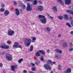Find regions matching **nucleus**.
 Segmentation results:
<instances>
[{
  "instance_id": "obj_1",
  "label": "nucleus",
  "mask_w": 73,
  "mask_h": 73,
  "mask_svg": "<svg viewBox=\"0 0 73 73\" xmlns=\"http://www.w3.org/2000/svg\"><path fill=\"white\" fill-rule=\"evenodd\" d=\"M24 44L27 47L29 46L31 44V39L29 38L26 39L24 40Z\"/></svg>"
},
{
  "instance_id": "obj_2",
  "label": "nucleus",
  "mask_w": 73,
  "mask_h": 73,
  "mask_svg": "<svg viewBox=\"0 0 73 73\" xmlns=\"http://www.w3.org/2000/svg\"><path fill=\"white\" fill-rule=\"evenodd\" d=\"M38 17L39 18H43L42 19H40V21H41L42 23H43V24H46V19L45 16L43 15H39Z\"/></svg>"
},
{
  "instance_id": "obj_3",
  "label": "nucleus",
  "mask_w": 73,
  "mask_h": 73,
  "mask_svg": "<svg viewBox=\"0 0 73 73\" xmlns=\"http://www.w3.org/2000/svg\"><path fill=\"white\" fill-rule=\"evenodd\" d=\"M19 42H15L13 46V48H22V46H21L19 45Z\"/></svg>"
},
{
  "instance_id": "obj_4",
  "label": "nucleus",
  "mask_w": 73,
  "mask_h": 73,
  "mask_svg": "<svg viewBox=\"0 0 73 73\" xmlns=\"http://www.w3.org/2000/svg\"><path fill=\"white\" fill-rule=\"evenodd\" d=\"M27 7L26 9L27 11H31L32 10V8L31 7V4L29 3H27Z\"/></svg>"
},
{
  "instance_id": "obj_5",
  "label": "nucleus",
  "mask_w": 73,
  "mask_h": 73,
  "mask_svg": "<svg viewBox=\"0 0 73 73\" xmlns=\"http://www.w3.org/2000/svg\"><path fill=\"white\" fill-rule=\"evenodd\" d=\"M44 67L46 69V70H48L49 69V70H51L52 69V68L51 67L49 66H48L47 64H45L44 66Z\"/></svg>"
},
{
  "instance_id": "obj_6",
  "label": "nucleus",
  "mask_w": 73,
  "mask_h": 73,
  "mask_svg": "<svg viewBox=\"0 0 73 73\" xmlns=\"http://www.w3.org/2000/svg\"><path fill=\"white\" fill-rule=\"evenodd\" d=\"M72 70L70 68H69L66 70V71H64V73H71V71Z\"/></svg>"
},
{
  "instance_id": "obj_7",
  "label": "nucleus",
  "mask_w": 73,
  "mask_h": 73,
  "mask_svg": "<svg viewBox=\"0 0 73 73\" xmlns=\"http://www.w3.org/2000/svg\"><path fill=\"white\" fill-rule=\"evenodd\" d=\"M0 47L2 49H8L9 48V46H8L1 45L0 46Z\"/></svg>"
},
{
  "instance_id": "obj_8",
  "label": "nucleus",
  "mask_w": 73,
  "mask_h": 73,
  "mask_svg": "<svg viewBox=\"0 0 73 73\" xmlns=\"http://www.w3.org/2000/svg\"><path fill=\"white\" fill-rule=\"evenodd\" d=\"M13 34H14V32L11 30L8 32V34L9 36H12Z\"/></svg>"
},
{
  "instance_id": "obj_9",
  "label": "nucleus",
  "mask_w": 73,
  "mask_h": 73,
  "mask_svg": "<svg viewBox=\"0 0 73 73\" xmlns=\"http://www.w3.org/2000/svg\"><path fill=\"white\" fill-rule=\"evenodd\" d=\"M17 65H13L11 66V70L13 71H14L15 70V69H16V68H17Z\"/></svg>"
},
{
  "instance_id": "obj_10",
  "label": "nucleus",
  "mask_w": 73,
  "mask_h": 73,
  "mask_svg": "<svg viewBox=\"0 0 73 73\" xmlns=\"http://www.w3.org/2000/svg\"><path fill=\"white\" fill-rule=\"evenodd\" d=\"M38 11H42L43 10V7L42 6H39L38 8Z\"/></svg>"
},
{
  "instance_id": "obj_11",
  "label": "nucleus",
  "mask_w": 73,
  "mask_h": 73,
  "mask_svg": "<svg viewBox=\"0 0 73 73\" xmlns=\"http://www.w3.org/2000/svg\"><path fill=\"white\" fill-rule=\"evenodd\" d=\"M65 3L66 4L68 5V4H70V3H71V0H65Z\"/></svg>"
},
{
  "instance_id": "obj_12",
  "label": "nucleus",
  "mask_w": 73,
  "mask_h": 73,
  "mask_svg": "<svg viewBox=\"0 0 73 73\" xmlns=\"http://www.w3.org/2000/svg\"><path fill=\"white\" fill-rule=\"evenodd\" d=\"M15 11H16V13L17 16H18L20 15V11H19V9H15Z\"/></svg>"
},
{
  "instance_id": "obj_13",
  "label": "nucleus",
  "mask_w": 73,
  "mask_h": 73,
  "mask_svg": "<svg viewBox=\"0 0 73 73\" xmlns=\"http://www.w3.org/2000/svg\"><path fill=\"white\" fill-rule=\"evenodd\" d=\"M6 58L7 60H8L9 61H11L12 60V58L10 57L9 56H7L6 57Z\"/></svg>"
},
{
  "instance_id": "obj_14",
  "label": "nucleus",
  "mask_w": 73,
  "mask_h": 73,
  "mask_svg": "<svg viewBox=\"0 0 73 73\" xmlns=\"http://www.w3.org/2000/svg\"><path fill=\"white\" fill-rule=\"evenodd\" d=\"M55 58H56V59H59L62 58L60 57L59 55H55Z\"/></svg>"
},
{
  "instance_id": "obj_15",
  "label": "nucleus",
  "mask_w": 73,
  "mask_h": 73,
  "mask_svg": "<svg viewBox=\"0 0 73 73\" xmlns=\"http://www.w3.org/2000/svg\"><path fill=\"white\" fill-rule=\"evenodd\" d=\"M52 9H53L54 12H57V9L56 6H54L52 8Z\"/></svg>"
},
{
  "instance_id": "obj_16",
  "label": "nucleus",
  "mask_w": 73,
  "mask_h": 73,
  "mask_svg": "<svg viewBox=\"0 0 73 73\" xmlns=\"http://www.w3.org/2000/svg\"><path fill=\"white\" fill-rule=\"evenodd\" d=\"M35 55L36 57H40V52H39V51L35 53Z\"/></svg>"
},
{
  "instance_id": "obj_17",
  "label": "nucleus",
  "mask_w": 73,
  "mask_h": 73,
  "mask_svg": "<svg viewBox=\"0 0 73 73\" xmlns=\"http://www.w3.org/2000/svg\"><path fill=\"white\" fill-rule=\"evenodd\" d=\"M47 64L49 65V64H50L51 65H53V62H52V60H48L47 62Z\"/></svg>"
},
{
  "instance_id": "obj_18",
  "label": "nucleus",
  "mask_w": 73,
  "mask_h": 73,
  "mask_svg": "<svg viewBox=\"0 0 73 73\" xmlns=\"http://www.w3.org/2000/svg\"><path fill=\"white\" fill-rule=\"evenodd\" d=\"M39 52L44 55L45 54V52L44 50H39Z\"/></svg>"
},
{
  "instance_id": "obj_19",
  "label": "nucleus",
  "mask_w": 73,
  "mask_h": 73,
  "mask_svg": "<svg viewBox=\"0 0 73 73\" xmlns=\"http://www.w3.org/2000/svg\"><path fill=\"white\" fill-rule=\"evenodd\" d=\"M4 13L5 15H8L9 14V11L7 10H6L4 12Z\"/></svg>"
},
{
  "instance_id": "obj_20",
  "label": "nucleus",
  "mask_w": 73,
  "mask_h": 73,
  "mask_svg": "<svg viewBox=\"0 0 73 73\" xmlns=\"http://www.w3.org/2000/svg\"><path fill=\"white\" fill-rule=\"evenodd\" d=\"M56 52L58 53H62V50H60L58 49H57L56 50Z\"/></svg>"
},
{
  "instance_id": "obj_21",
  "label": "nucleus",
  "mask_w": 73,
  "mask_h": 73,
  "mask_svg": "<svg viewBox=\"0 0 73 73\" xmlns=\"http://www.w3.org/2000/svg\"><path fill=\"white\" fill-rule=\"evenodd\" d=\"M57 1L58 2L60 3L62 5H64V3H63V2H62V1L61 0H57Z\"/></svg>"
},
{
  "instance_id": "obj_22",
  "label": "nucleus",
  "mask_w": 73,
  "mask_h": 73,
  "mask_svg": "<svg viewBox=\"0 0 73 73\" xmlns=\"http://www.w3.org/2000/svg\"><path fill=\"white\" fill-rule=\"evenodd\" d=\"M68 15L66 14H65L64 15V18L66 20H68Z\"/></svg>"
},
{
  "instance_id": "obj_23",
  "label": "nucleus",
  "mask_w": 73,
  "mask_h": 73,
  "mask_svg": "<svg viewBox=\"0 0 73 73\" xmlns=\"http://www.w3.org/2000/svg\"><path fill=\"white\" fill-rule=\"evenodd\" d=\"M58 70H61L62 69V67H61V65H58Z\"/></svg>"
},
{
  "instance_id": "obj_24",
  "label": "nucleus",
  "mask_w": 73,
  "mask_h": 73,
  "mask_svg": "<svg viewBox=\"0 0 73 73\" xmlns=\"http://www.w3.org/2000/svg\"><path fill=\"white\" fill-rule=\"evenodd\" d=\"M66 25H67V26H68L69 28H72V26H71L70 23H66Z\"/></svg>"
},
{
  "instance_id": "obj_25",
  "label": "nucleus",
  "mask_w": 73,
  "mask_h": 73,
  "mask_svg": "<svg viewBox=\"0 0 73 73\" xmlns=\"http://www.w3.org/2000/svg\"><path fill=\"white\" fill-rule=\"evenodd\" d=\"M58 19H60V20H62V19H63L62 16H58Z\"/></svg>"
},
{
  "instance_id": "obj_26",
  "label": "nucleus",
  "mask_w": 73,
  "mask_h": 73,
  "mask_svg": "<svg viewBox=\"0 0 73 73\" xmlns=\"http://www.w3.org/2000/svg\"><path fill=\"white\" fill-rule=\"evenodd\" d=\"M33 45H31L30 47V52H32L33 50Z\"/></svg>"
},
{
  "instance_id": "obj_27",
  "label": "nucleus",
  "mask_w": 73,
  "mask_h": 73,
  "mask_svg": "<svg viewBox=\"0 0 73 73\" xmlns=\"http://www.w3.org/2000/svg\"><path fill=\"white\" fill-rule=\"evenodd\" d=\"M67 44L66 43L64 42L63 43V46H64V47L66 48V47L67 46Z\"/></svg>"
},
{
  "instance_id": "obj_28",
  "label": "nucleus",
  "mask_w": 73,
  "mask_h": 73,
  "mask_svg": "<svg viewBox=\"0 0 73 73\" xmlns=\"http://www.w3.org/2000/svg\"><path fill=\"white\" fill-rule=\"evenodd\" d=\"M46 29L48 31H51V29H50V27H47L46 28Z\"/></svg>"
},
{
  "instance_id": "obj_29",
  "label": "nucleus",
  "mask_w": 73,
  "mask_h": 73,
  "mask_svg": "<svg viewBox=\"0 0 73 73\" xmlns=\"http://www.w3.org/2000/svg\"><path fill=\"white\" fill-rule=\"evenodd\" d=\"M23 60V58L20 59L18 61V62L19 63H20L21 61H22Z\"/></svg>"
},
{
  "instance_id": "obj_30",
  "label": "nucleus",
  "mask_w": 73,
  "mask_h": 73,
  "mask_svg": "<svg viewBox=\"0 0 73 73\" xmlns=\"http://www.w3.org/2000/svg\"><path fill=\"white\" fill-rule=\"evenodd\" d=\"M0 10L1 12H4V11H5V9H4V8L2 7V8H1Z\"/></svg>"
},
{
  "instance_id": "obj_31",
  "label": "nucleus",
  "mask_w": 73,
  "mask_h": 73,
  "mask_svg": "<svg viewBox=\"0 0 73 73\" xmlns=\"http://www.w3.org/2000/svg\"><path fill=\"white\" fill-rule=\"evenodd\" d=\"M34 3V5H36L37 4V1L36 0H35L33 1Z\"/></svg>"
},
{
  "instance_id": "obj_32",
  "label": "nucleus",
  "mask_w": 73,
  "mask_h": 73,
  "mask_svg": "<svg viewBox=\"0 0 73 73\" xmlns=\"http://www.w3.org/2000/svg\"><path fill=\"white\" fill-rule=\"evenodd\" d=\"M7 43L8 44H11V42H10V41L9 40L7 41Z\"/></svg>"
},
{
  "instance_id": "obj_33",
  "label": "nucleus",
  "mask_w": 73,
  "mask_h": 73,
  "mask_svg": "<svg viewBox=\"0 0 73 73\" xmlns=\"http://www.w3.org/2000/svg\"><path fill=\"white\" fill-rule=\"evenodd\" d=\"M32 40H36V38L35 37H33L32 38Z\"/></svg>"
},
{
  "instance_id": "obj_34",
  "label": "nucleus",
  "mask_w": 73,
  "mask_h": 73,
  "mask_svg": "<svg viewBox=\"0 0 73 73\" xmlns=\"http://www.w3.org/2000/svg\"><path fill=\"white\" fill-rule=\"evenodd\" d=\"M1 7H5V5L4 4H2L1 5Z\"/></svg>"
},
{
  "instance_id": "obj_35",
  "label": "nucleus",
  "mask_w": 73,
  "mask_h": 73,
  "mask_svg": "<svg viewBox=\"0 0 73 73\" xmlns=\"http://www.w3.org/2000/svg\"><path fill=\"white\" fill-rule=\"evenodd\" d=\"M35 70L36 69L35 68H31V70L33 71H34V70Z\"/></svg>"
},
{
  "instance_id": "obj_36",
  "label": "nucleus",
  "mask_w": 73,
  "mask_h": 73,
  "mask_svg": "<svg viewBox=\"0 0 73 73\" xmlns=\"http://www.w3.org/2000/svg\"><path fill=\"white\" fill-rule=\"evenodd\" d=\"M69 19L71 21H73V19H72V17H70Z\"/></svg>"
},
{
  "instance_id": "obj_37",
  "label": "nucleus",
  "mask_w": 73,
  "mask_h": 73,
  "mask_svg": "<svg viewBox=\"0 0 73 73\" xmlns=\"http://www.w3.org/2000/svg\"><path fill=\"white\" fill-rule=\"evenodd\" d=\"M69 49L70 51H72V50H73V48H69Z\"/></svg>"
},
{
  "instance_id": "obj_38",
  "label": "nucleus",
  "mask_w": 73,
  "mask_h": 73,
  "mask_svg": "<svg viewBox=\"0 0 73 73\" xmlns=\"http://www.w3.org/2000/svg\"><path fill=\"white\" fill-rule=\"evenodd\" d=\"M71 25L73 26V21L72 20V22H71Z\"/></svg>"
},
{
  "instance_id": "obj_39",
  "label": "nucleus",
  "mask_w": 73,
  "mask_h": 73,
  "mask_svg": "<svg viewBox=\"0 0 73 73\" xmlns=\"http://www.w3.org/2000/svg\"><path fill=\"white\" fill-rule=\"evenodd\" d=\"M25 1H33V0H25Z\"/></svg>"
},
{
  "instance_id": "obj_40",
  "label": "nucleus",
  "mask_w": 73,
  "mask_h": 73,
  "mask_svg": "<svg viewBox=\"0 0 73 73\" xmlns=\"http://www.w3.org/2000/svg\"><path fill=\"white\" fill-rule=\"evenodd\" d=\"M23 73H27V71L26 70H24L23 71Z\"/></svg>"
},
{
  "instance_id": "obj_41",
  "label": "nucleus",
  "mask_w": 73,
  "mask_h": 73,
  "mask_svg": "<svg viewBox=\"0 0 73 73\" xmlns=\"http://www.w3.org/2000/svg\"><path fill=\"white\" fill-rule=\"evenodd\" d=\"M70 34L71 35H73V31H71L70 32Z\"/></svg>"
},
{
  "instance_id": "obj_42",
  "label": "nucleus",
  "mask_w": 73,
  "mask_h": 73,
  "mask_svg": "<svg viewBox=\"0 0 73 73\" xmlns=\"http://www.w3.org/2000/svg\"><path fill=\"white\" fill-rule=\"evenodd\" d=\"M0 67H2L3 66V64L2 63H0Z\"/></svg>"
},
{
  "instance_id": "obj_43",
  "label": "nucleus",
  "mask_w": 73,
  "mask_h": 73,
  "mask_svg": "<svg viewBox=\"0 0 73 73\" xmlns=\"http://www.w3.org/2000/svg\"><path fill=\"white\" fill-rule=\"evenodd\" d=\"M40 60L42 61H43V60H44V58H40Z\"/></svg>"
},
{
  "instance_id": "obj_44",
  "label": "nucleus",
  "mask_w": 73,
  "mask_h": 73,
  "mask_svg": "<svg viewBox=\"0 0 73 73\" xmlns=\"http://www.w3.org/2000/svg\"><path fill=\"white\" fill-rule=\"evenodd\" d=\"M14 4L15 5H17V3L15 2H14Z\"/></svg>"
},
{
  "instance_id": "obj_45",
  "label": "nucleus",
  "mask_w": 73,
  "mask_h": 73,
  "mask_svg": "<svg viewBox=\"0 0 73 73\" xmlns=\"http://www.w3.org/2000/svg\"><path fill=\"white\" fill-rule=\"evenodd\" d=\"M61 35L60 34H59L58 35V36L59 37H61Z\"/></svg>"
},
{
  "instance_id": "obj_46",
  "label": "nucleus",
  "mask_w": 73,
  "mask_h": 73,
  "mask_svg": "<svg viewBox=\"0 0 73 73\" xmlns=\"http://www.w3.org/2000/svg\"><path fill=\"white\" fill-rule=\"evenodd\" d=\"M23 8H25V5H24L23 6Z\"/></svg>"
},
{
  "instance_id": "obj_47",
  "label": "nucleus",
  "mask_w": 73,
  "mask_h": 73,
  "mask_svg": "<svg viewBox=\"0 0 73 73\" xmlns=\"http://www.w3.org/2000/svg\"><path fill=\"white\" fill-rule=\"evenodd\" d=\"M47 53H49V50H47Z\"/></svg>"
},
{
  "instance_id": "obj_48",
  "label": "nucleus",
  "mask_w": 73,
  "mask_h": 73,
  "mask_svg": "<svg viewBox=\"0 0 73 73\" xmlns=\"http://www.w3.org/2000/svg\"><path fill=\"white\" fill-rule=\"evenodd\" d=\"M5 52H2V54H5Z\"/></svg>"
},
{
  "instance_id": "obj_49",
  "label": "nucleus",
  "mask_w": 73,
  "mask_h": 73,
  "mask_svg": "<svg viewBox=\"0 0 73 73\" xmlns=\"http://www.w3.org/2000/svg\"><path fill=\"white\" fill-rule=\"evenodd\" d=\"M31 65H32V66H35V64H31Z\"/></svg>"
},
{
  "instance_id": "obj_50",
  "label": "nucleus",
  "mask_w": 73,
  "mask_h": 73,
  "mask_svg": "<svg viewBox=\"0 0 73 73\" xmlns=\"http://www.w3.org/2000/svg\"><path fill=\"white\" fill-rule=\"evenodd\" d=\"M29 73H34V72H33L32 71H30L29 72Z\"/></svg>"
},
{
  "instance_id": "obj_51",
  "label": "nucleus",
  "mask_w": 73,
  "mask_h": 73,
  "mask_svg": "<svg viewBox=\"0 0 73 73\" xmlns=\"http://www.w3.org/2000/svg\"><path fill=\"white\" fill-rule=\"evenodd\" d=\"M70 45H73V44H72V43H70Z\"/></svg>"
},
{
  "instance_id": "obj_52",
  "label": "nucleus",
  "mask_w": 73,
  "mask_h": 73,
  "mask_svg": "<svg viewBox=\"0 0 73 73\" xmlns=\"http://www.w3.org/2000/svg\"><path fill=\"white\" fill-rule=\"evenodd\" d=\"M39 3H40V4H41V3H42V2H41V1H39Z\"/></svg>"
},
{
  "instance_id": "obj_53",
  "label": "nucleus",
  "mask_w": 73,
  "mask_h": 73,
  "mask_svg": "<svg viewBox=\"0 0 73 73\" xmlns=\"http://www.w3.org/2000/svg\"><path fill=\"white\" fill-rule=\"evenodd\" d=\"M3 73H6V72H5V70H4V71H3Z\"/></svg>"
},
{
  "instance_id": "obj_54",
  "label": "nucleus",
  "mask_w": 73,
  "mask_h": 73,
  "mask_svg": "<svg viewBox=\"0 0 73 73\" xmlns=\"http://www.w3.org/2000/svg\"><path fill=\"white\" fill-rule=\"evenodd\" d=\"M50 73H53V71H51L50 72Z\"/></svg>"
},
{
  "instance_id": "obj_55",
  "label": "nucleus",
  "mask_w": 73,
  "mask_h": 73,
  "mask_svg": "<svg viewBox=\"0 0 73 73\" xmlns=\"http://www.w3.org/2000/svg\"><path fill=\"white\" fill-rule=\"evenodd\" d=\"M50 18L51 19H53V17H50Z\"/></svg>"
},
{
  "instance_id": "obj_56",
  "label": "nucleus",
  "mask_w": 73,
  "mask_h": 73,
  "mask_svg": "<svg viewBox=\"0 0 73 73\" xmlns=\"http://www.w3.org/2000/svg\"><path fill=\"white\" fill-rule=\"evenodd\" d=\"M55 63H56V62H54L53 63V64H55Z\"/></svg>"
},
{
  "instance_id": "obj_57",
  "label": "nucleus",
  "mask_w": 73,
  "mask_h": 73,
  "mask_svg": "<svg viewBox=\"0 0 73 73\" xmlns=\"http://www.w3.org/2000/svg\"><path fill=\"white\" fill-rule=\"evenodd\" d=\"M35 64H36V65H38V63L37 62H36Z\"/></svg>"
},
{
  "instance_id": "obj_58",
  "label": "nucleus",
  "mask_w": 73,
  "mask_h": 73,
  "mask_svg": "<svg viewBox=\"0 0 73 73\" xmlns=\"http://www.w3.org/2000/svg\"><path fill=\"white\" fill-rule=\"evenodd\" d=\"M69 8H71V6H69Z\"/></svg>"
}]
</instances>
